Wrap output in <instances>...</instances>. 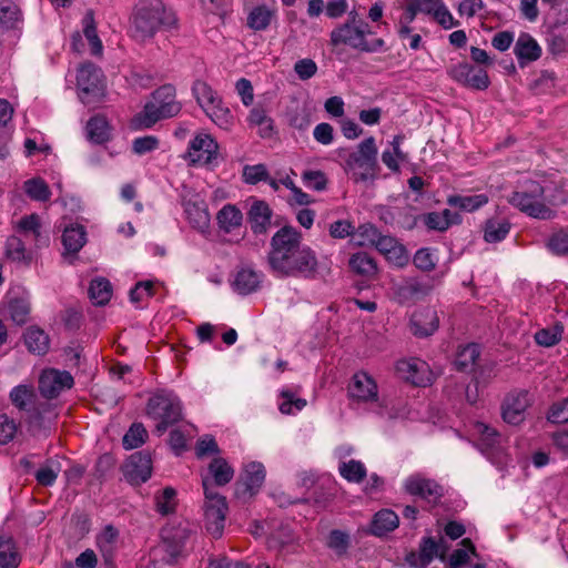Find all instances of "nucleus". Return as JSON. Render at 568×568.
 I'll list each match as a JSON object with an SVG mask.
<instances>
[{
	"instance_id": "51",
	"label": "nucleus",
	"mask_w": 568,
	"mask_h": 568,
	"mask_svg": "<svg viewBox=\"0 0 568 568\" xmlns=\"http://www.w3.org/2000/svg\"><path fill=\"white\" fill-rule=\"evenodd\" d=\"M192 91L197 103L204 111L206 110V106L217 103V100L220 99L213 89L204 81H195L192 87Z\"/></svg>"
},
{
	"instance_id": "39",
	"label": "nucleus",
	"mask_w": 568,
	"mask_h": 568,
	"mask_svg": "<svg viewBox=\"0 0 568 568\" xmlns=\"http://www.w3.org/2000/svg\"><path fill=\"white\" fill-rule=\"evenodd\" d=\"M112 296V285L104 277L93 278L89 286V297L94 305L104 306Z\"/></svg>"
},
{
	"instance_id": "64",
	"label": "nucleus",
	"mask_w": 568,
	"mask_h": 568,
	"mask_svg": "<svg viewBox=\"0 0 568 568\" xmlns=\"http://www.w3.org/2000/svg\"><path fill=\"white\" fill-rule=\"evenodd\" d=\"M549 250L556 255L568 254V231L560 230L551 235L548 241Z\"/></svg>"
},
{
	"instance_id": "29",
	"label": "nucleus",
	"mask_w": 568,
	"mask_h": 568,
	"mask_svg": "<svg viewBox=\"0 0 568 568\" xmlns=\"http://www.w3.org/2000/svg\"><path fill=\"white\" fill-rule=\"evenodd\" d=\"M420 219L428 230L438 232H445L449 229V226L459 224L462 222L460 215L456 212H452L448 209H445L442 213L429 212L420 215Z\"/></svg>"
},
{
	"instance_id": "6",
	"label": "nucleus",
	"mask_w": 568,
	"mask_h": 568,
	"mask_svg": "<svg viewBox=\"0 0 568 568\" xmlns=\"http://www.w3.org/2000/svg\"><path fill=\"white\" fill-rule=\"evenodd\" d=\"M145 413L156 420L154 432L161 436L182 419V403L173 392L161 389L149 398Z\"/></svg>"
},
{
	"instance_id": "4",
	"label": "nucleus",
	"mask_w": 568,
	"mask_h": 568,
	"mask_svg": "<svg viewBox=\"0 0 568 568\" xmlns=\"http://www.w3.org/2000/svg\"><path fill=\"white\" fill-rule=\"evenodd\" d=\"M547 187L535 180L524 181L518 185L507 201L520 212L530 217L539 220H550L555 217L552 210L555 201L546 195Z\"/></svg>"
},
{
	"instance_id": "57",
	"label": "nucleus",
	"mask_w": 568,
	"mask_h": 568,
	"mask_svg": "<svg viewBox=\"0 0 568 568\" xmlns=\"http://www.w3.org/2000/svg\"><path fill=\"white\" fill-rule=\"evenodd\" d=\"M19 20V9L12 2L0 3V29L9 30L14 28Z\"/></svg>"
},
{
	"instance_id": "1",
	"label": "nucleus",
	"mask_w": 568,
	"mask_h": 568,
	"mask_svg": "<svg viewBox=\"0 0 568 568\" xmlns=\"http://www.w3.org/2000/svg\"><path fill=\"white\" fill-rule=\"evenodd\" d=\"M266 264L277 278L314 280L318 274L315 251L303 243L302 233L291 225H284L272 236Z\"/></svg>"
},
{
	"instance_id": "16",
	"label": "nucleus",
	"mask_w": 568,
	"mask_h": 568,
	"mask_svg": "<svg viewBox=\"0 0 568 568\" xmlns=\"http://www.w3.org/2000/svg\"><path fill=\"white\" fill-rule=\"evenodd\" d=\"M404 488L407 494L420 497L428 503H437L443 496V487L434 479L426 478L420 474L409 476L405 483Z\"/></svg>"
},
{
	"instance_id": "59",
	"label": "nucleus",
	"mask_w": 568,
	"mask_h": 568,
	"mask_svg": "<svg viewBox=\"0 0 568 568\" xmlns=\"http://www.w3.org/2000/svg\"><path fill=\"white\" fill-rule=\"evenodd\" d=\"M414 265L424 272H430L435 270L436 267V256H435V250L423 247L419 248L414 257H413Z\"/></svg>"
},
{
	"instance_id": "2",
	"label": "nucleus",
	"mask_w": 568,
	"mask_h": 568,
	"mask_svg": "<svg viewBox=\"0 0 568 568\" xmlns=\"http://www.w3.org/2000/svg\"><path fill=\"white\" fill-rule=\"evenodd\" d=\"M178 19L160 0L139 1L131 16V36L140 42L152 39L161 30L176 28Z\"/></svg>"
},
{
	"instance_id": "5",
	"label": "nucleus",
	"mask_w": 568,
	"mask_h": 568,
	"mask_svg": "<svg viewBox=\"0 0 568 568\" xmlns=\"http://www.w3.org/2000/svg\"><path fill=\"white\" fill-rule=\"evenodd\" d=\"M181 111L175 88L164 84L152 93L143 110L132 119V128L143 130L152 128L158 121L175 116Z\"/></svg>"
},
{
	"instance_id": "54",
	"label": "nucleus",
	"mask_w": 568,
	"mask_h": 568,
	"mask_svg": "<svg viewBox=\"0 0 568 568\" xmlns=\"http://www.w3.org/2000/svg\"><path fill=\"white\" fill-rule=\"evenodd\" d=\"M59 471V463L49 460L36 471L34 477L39 485L49 487L55 483Z\"/></svg>"
},
{
	"instance_id": "38",
	"label": "nucleus",
	"mask_w": 568,
	"mask_h": 568,
	"mask_svg": "<svg viewBox=\"0 0 568 568\" xmlns=\"http://www.w3.org/2000/svg\"><path fill=\"white\" fill-rule=\"evenodd\" d=\"M87 233L82 225L67 227L62 234V243L67 253H78L87 241Z\"/></svg>"
},
{
	"instance_id": "62",
	"label": "nucleus",
	"mask_w": 568,
	"mask_h": 568,
	"mask_svg": "<svg viewBox=\"0 0 568 568\" xmlns=\"http://www.w3.org/2000/svg\"><path fill=\"white\" fill-rule=\"evenodd\" d=\"M379 234L378 229L371 223L359 225L355 233V235L359 237L358 244L362 246H374Z\"/></svg>"
},
{
	"instance_id": "20",
	"label": "nucleus",
	"mask_w": 568,
	"mask_h": 568,
	"mask_svg": "<svg viewBox=\"0 0 568 568\" xmlns=\"http://www.w3.org/2000/svg\"><path fill=\"white\" fill-rule=\"evenodd\" d=\"M430 286L417 278L410 277L397 284L393 288L394 300L400 305H408L425 297Z\"/></svg>"
},
{
	"instance_id": "25",
	"label": "nucleus",
	"mask_w": 568,
	"mask_h": 568,
	"mask_svg": "<svg viewBox=\"0 0 568 568\" xmlns=\"http://www.w3.org/2000/svg\"><path fill=\"white\" fill-rule=\"evenodd\" d=\"M272 210L264 201H255L248 212L247 221L255 235L265 234L271 226Z\"/></svg>"
},
{
	"instance_id": "50",
	"label": "nucleus",
	"mask_w": 568,
	"mask_h": 568,
	"mask_svg": "<svg viewBox=\"0 0 568 568\" xmlns=\"http://www.w3.org/2000/svg\"><path fill=\"white\" fill-rule=\"evenodd\" d=\"M210 119L222 129H229L233 122L231 111L222 104L221 99L217 103L206 106L204 111Z\"/></svg>"
},
{
	"instance_id": "35",
	"label": "nucleus",
	"mask_w": 568,
	"mask_h": 568,
	"mask_svg": "<svg viewBox=\"0 0 568 568\" xmlns=\"http://www.w3.org/2000/svg\"><path fill=\"white\" fill-rule=\"evenodd\" d=\"M399 519L395 511L382 509L377 511L372 520L371 531L375 536H384L398 527Z\"/></svg>"
},
{
	"instance_id": "27",
	"label": "nucleus",
	"mask_w": 568,
	"mask_h": 568,
	"mask_svg": "<svg viewBox=\"0 0 568 568\" xmlns=\"http://www.w3.org/2000/svg\"><path fill=\"white\" fill-rule=\"evenodd\" d=\"M514 53L519 64L523 65L526 62L538 60L541 55V48L529 33L523 32L515 43Z\"/></svg>"
},
{
	"instance_id": "55",
	"label": "nucleus",
	"mask_w": 568,
	"mask_h": 568,
	"mask_svg": "<svg viewBox=\"0 0 568 568\" xmlns=\"http://www.w3.org/2000/svg\"><path fill=\"white\" fill-rule=\"evenodd\" d=\"M176 491L172 487H165L161 494L155 496L156 511L161 515L174 513Z\"/></svg>"
},
{
	"instance_id": "10",
	"label": "nucleus",
	"mask_w": 568,
	"mask_h": 568,
	"mask_svg": "<svg viewBox=\"0 0 568 568\" xmlns=\"http://www.w3.org/2000/svg\"><path fill=\"white\" fill-rule=\"evenodd\" d=\"M448 74L456 82L474 90H486L490 84L487 71L468 62L450 67Z\"/></svg>"
},
{
	"instance_id": "61",
	"label": "nucleus",
	"mask_w": 568,
	"mask_h": 568,
	"mask_svg": "<svg viewBox=\"0 0 568 568\" xmlns=\"http://www.w3.org/2000/svg\"><path fill=\"white\" fill-rule=\"evenodd\" d=\"M304 184L315 191H324L327 185V178L322 171L306 170L302 174Z\"/></svg>"
},
{
	"instance_id": "17",
	"label": "nucleus",
	"mask_w": 568,
	"mask_h": 568,
	"mask_svg": "<svg viewBox=\"0 0 568 568\" xmlns=\"http://www.w3.org/2000/svg\"><path fill=\"white\" fill-rule=\"evenodd\" d=\"M161 537L165 552L171 558H178L185 550L191 537V529L187 525L183 524L168 526L162 529Z\"/></svg>"
},
{
	"instance_id": "26",
	"label": "nucleus",
	"mask_w": 568,
	"mask_h": 568,
	"mask_svg": "<svg viewBox=\"0 0 568 568\" xmlns=\"http://www.w3.org/2000/svg\"><path fill=\"white\" fill-rule=\"evenodd\" d=\"M439 544L433 537H424L419 544V551H412L406 561L415 568H426L438 556Z\"/></svg>"
},
{
	"instance_id": "47",
	"label": "nucleus",
	"mask_w": 568,
	"mask_h": 568,
	"mask_svg": "<svg viewBox=\"0 0 568 568\" xmlns=\"http://www.w3.org/2000/svg\"><path fill=\"white\" fill-rule=\"evenodd\" d=\"M148 438V432L142 423H133L122 438L125 449H134L142 446Z\"/></svg>"
},
{
	"instance_id": "42",
	"label": "nucleus",
	"mask_w": 568,
	"mask_h": 568,
	"mask_svg": "<svg viewBox=\"0 0 568 568\" xmlns=\"http://www.w3.org/2000/svg\"><path fill=\"white\" fill-rule=\"evenodd\" d=\"M480 355L478 344L471 343L463 347L456 355L455 366L460 372L471 371Z\"/></svg>"
},
{
	"instance_id": "28",
	"label": "nucleus",
	"mask_w": 568,
	"mask_h": 568,
	"mask_svg": "<svg viewBox=\"0 0 568 568\" xmlns=\"http://www.w3.org/2000/svg\"><path fill=\"white\" fill-rule=\"evenodd\" d=\"M262 273L250 267L240 268L232 283L233 288L241 295H247L255 292L262 282Z\"/></svg>"
},
{
	"instance_id": "22",
	"label": "nucleus",
	"mask_w": 568,
	"mask_h": 568,
	"mask_svg": "<svg viewBox=\"0 0 568 568\" xmlns=\"http://www.w3.org/2000/svg\"><path fill=\"white\" fill-rule=\"evenodd\" d=\"M8 312L11 321L22 326L29 321L31 304L30 296L23 290H10L7 295Z\"/></svg>"
},
{
	"instance_id": "52",
	"label": "nucleus",
	"mask_w": 568,
	"mask_h": 568,
	"mask_svg": "<svg viewBox=\"0 0 568 568\" xmlns=\"http://www.w3.org/2000/svg\"><path fill=\"white\" fill-rule=\"evenodd\" d=\"M24 192L27 195L40 202H45L50 199L51 192L44 180L40 178L30 179L24 182Z\"/></svg>"
},
{
	"instance_id": "58",
	"label": "nucleus",
	"mask_w": 568,
	"mask_h": 568,
	"mask_svg": "<svg viewBox=\"0 0 568 568\" xmlns=\"http://www.w3.org/2000/svg\"><path fill=\"white\" fill-rule=\"evenodd\" d=\"M281 397L283 402L280 404L278 409L282 414L290 415L294 413V409L300 412L306 406V400L295 397V394L290 389H283Z\"/></svg>"
},
{
	"instance_id": "19",
	"label": "nucleus",
	"mask_w": 568,
	"mask_h": 568,
	"mask_svg": "<svg viewBox=\"0 0 568 568\" xmlns=\"http://www.w3.org/2000/svg\"><path fill=\"white\" fill-rule=\"evenodd\" d=\"M77 84L83 93L94 98H100L104 93L102 71L93 63L81 65L77 74Z\"/></svg>"
},
{
	"instance_id": "63",
	"label": "nucleus",
	"mask_w": 568,
	"mask_h": 568,
	"mask_svg": "<svg viewBox=\"0 0 568 568\" xmlns=\"http://www.w3.org/2000/svg\"><path fill=\"white\" fill-rule=\"evenodd\" d=\"M547 419L554 424L568 422V396L550 406Z\"/></svg>"
},
{
	"instance_id": "11",
	"label": "nucleus",
	"mask_w": 568,
	"mask_h": 568,
	"mask_svg": "<svg viewBox=\"0 0 568 568\" xmlns=\"http://www.w3.org/2000/svg\"><path fill=\"white\" fill-rule=\"evenodd\" d=\"M125 480L131 485H141L152 475V458L148 450L132 454L122 466Z\"/></svg>"
},
{
	"instance_id": "12",
	"label": "nucleus",
	"mask_w": 568,
	"mask_h": 568,
	"mask_svg": "<svg viewBox=\"0 0 568 568\" xmlns=\"http://www.w3.org/2000/svg\"><path fill=\"white\" fill-rule=\"evenodd\" d=\"M531 404L528 390L515 389L508 393L501 405L503 419L510 425L525 420L526 410Z\"/></svg>"
},
{
	"instance_id": "43",
	"label": "nucleus",
	"mask_w": 568,
	"mask_h": 568,
	"mask_svg": "<svg viewBox=\"0 0 568 568\" xmlns=\"http://www.w3.org/2000/svg\"><path fill=\"white\" fill-rule=\"evenodd\" d=\"M447 203L453 207L473 212L478 210L483 205L488 203V196L486 194L475 195H452L448 197Z\"/></svg>"
},
{
	"instance_id": "48",
	"label": "nucleus",
	"mask_w": 568,
	"mask_h": 568,
	"mask_svg": "<svg viewBox=\"0 0 568 568\" xmlns=\"http://www.w3.org/2000/svg\"><path fill=\"white\" fill-rule=\"evenodd\" d=\"M510 224L507 221L488 220L484 229V239L488 243L503 241L509 233Z\"/></svg>"
},
{
	"instance_id": "36",
	"label": "nucleus",
	"mask_w": 568,
	"mask_h": 568,
	"mask_svg": "<svg viewBox=\"0 0 568 568\" xmlns=\"http://www.w3.org/2000/svg\"><path fill=\"white\" fill-rule=\"evenodd\" d=\"M186 219L194 229L204 231L209 227L210 215L204 203L186 201L183 203Z\"/></svg>"
},
{
	"instance_id": "7",
	"label": "nucleus",
	"mask_w": 568,
	"mask_h": 568,
	"mask_svg": "<svg viewBox=\"0 0 568 568\" xmlns=\"http://www.w3.org/2000/svg\"><path fill=\"white\" fill-rule=\"evenodd\" d=\"M377 146L374 136L363 140L357 150L349 153L345 160V170L352 172L356 182L374 178L378 170Z\"/></svg>"
},
{
	"instance_id": "40",
	"label": "nucleus",
	"mask_w": 568,
	"mask_h": 568,
	"mask_svg": "<svg viewBox=\"0 0 568 568\" xmlns=\"http://www.w3.org/2000/svg\"><path fill=\"white\" fill-rule=\"evenodd\" d=\"M12 404L26 414L37 404V395L31 386L19 385L10 392Z\"/></svg>"
},
{
	"instance_id": "60",
	"label": "nucleus",
	"mask_w": 568,
	"mask_h": 568,
	"mask_svg": "<svg viewBox=\"0 0 568 568\" xmlns=\"http://www.w3.org/2000/svg\"><path fill=\"white\" fill-rule=\"evenodd\" d=\"M327 546L334 550L336 555L342 556L346 554L348 549L349 536L346 532L334 529L329 532Z\"/></svg>"
},
{
	"instance_id": "49",
	"label": "nucleus",
	"mask_w": 568,
	"mask_h": 568,
	"mask_svg": "<svg viewBox=\"0 0 568 568\" xmlns=\"http://www.w3.org/2000/svg\"><path fill=\"white\" fill-rule=\"evenodd\" d=\"M338 469L341 476L351 483H361L367 475L364 464L355 459L342 463Z\"/></svg>"
},
{
	"instance_id": "13",
	"label": "nucleus",
	"mask_w": 568,
	"mask_h": 568,
	"mask_svg": "<svg viewBox=\"0 0 568 568\" xmlns=\"http://www.w3.org/2000/svg\"><path fill=\"white\" fill-rule=\"evenodd\" d=\"M265 480V468L263 464L252 462L247 464L236 483L235 495L244 500L257 494Z\"/></svg>"
},
{
	"instance_id": "24",
	"label": "nucleus",
	"mask_w": 568,
	"mask_h": 568,
	"mask_svg": "<svg viewBox=\"0 0 568 568\" xmlns=\"http://www.w3.org/2000/svg\"><path fill=\"white\" fill-rule=\"evenodd\" d=\"M374 246L397 266L402 267L408 263L409 257L406 248L390 235H383L381 233Z\"/></svg>"
},
{
	"instance_id": "31",
	"label": "nucleus",
	"mask_w": 568,
	"mask_h": 568,
	"mask_svg": "<svg viewBox=\"0 0 568 568\" xmlns=\"http://www.w3.org/2000/svg\"><path fill=\"white\" fill-rule=\"evenodd\" d=\"M250 125L258 126V134L262 138H271L274 132L273 119L268 116V109L258 102L252 108L247 116Z\"/></svg>"
},
{
	"instance_id": "45",
	"label": "nucleus",
	"mask_w": 568,
	"mask_h": 568,
	"mask_svg": "<svg viewBox=\"0 0 568 568\" xmlns=\"http://www.w3.org/2000/svg\"><path fill=\"white\" fill-rule=\"evenodd\" d=\"M19 556L10 537H0V568H18Z\"/></svg>"
},
{
	"instance_id": "33",
	"label": "nucleus",
	"mask_w": 568,
	"mask_h": 568,
	"mask_svg": "<svg viewBox=\"0 0 568 568\" xmlns=\"http://www.w3.org/2000/svg\"><path fill=\"white\" fill-rule=\"evenodd\" d=\"M23 338L30 353L36 355H44L48 353L50 338L43 329L37 326H31L23 334Z\"/></svg>"
},
{
	"instance_id": "37",
	"label": "nucleus",
	"mask_w": 568,
	"mask_h": 568,
	"mask_svg": "<svg viewBox=\"0 0 568 568\" xmlns=\"http://www.w3.org/2000/svg\"><path fill=\"white\" fill-rule=\"evenodd\" d=\"M216 221L222 231L230 233L241 226L243 214L235 205L226 204L217 212Z\"/></svg>"
},
{
	"instance_id": "15",
	"label": "nucleus",
	"mask_w": 568,
	"mask_h": 568,
	"mask_svg": "<svg viewBox=\"0 0 568 568\" xmlns=\"http://www.w3.org/2000/svg\"><path fill=\"white\" fill-rule=\"evenodd\" d=\"M74 384L72 375L67 371L55 368L44 369L39 378V389L43 397L52 399Z\"/></svg>"
},
{
	"instance_id": "9",
	"label": "nucleus",
	"mask_w": 568,
	"mask_h": 568,
	"mask_svg": "<svg viewBox=\"0 0 568 568\" xmlns=\"http://www.w3.org/2000/svg\"><path fill=\"white\" fill-rule=\"evenodd\" d=\"M16 233L24 240L28 246H32L33 253L48 246L50 242L49 235L42 229L40 216L34 213L20 219L16 226Z\"/></svg>"
},
{
	"instance_id": "3",
	"label": "nucleus",
	"mask_w": 568,
	"mask_h": 568,
	"mask_svg": "<svg viewBox=\"0 0 568 568\" xmlns=\"http://www.w3.org/2000/svg\"><path fill=\"white\" fill-rule=\"evenodd\" d=\"M373 34L368 23L364 21L357 11L348 12L347 19L338 23L329 33V44L333 48L349 47L361 52L385 51V41L382 38L368 40Z\"/></svg>"
},
{
	"instance_id": "41",
	"label": "nucleus",
	"mask_w": 568,
	"mask_h": 568,
	"mask_svg": "<svg viewBox=\"0 0 568 568\" xmlns=\"http://www.w3.org/2000/svg\"><path fill=\"white\" fill-rule=\"evenodd\" d=\"M82 26L83 34L91 47V53L93 55H101L103 52V44L98 36L93 11H87L82 19Z\"/></svg>"
},
{
	"instance_id": "18",
	"label": "nucleus",
	"mask_w": 568,
	"mask_h": 568,
	"mask_svg": "<svg viewBox=\"0 0 568 568\" xmlns=\"http://www.w3.org/2000/svg\"><path fill=\"white\" fill-rule=\"evenodd\" d=\"M57 414L48 402L37 403L28 413L26 420L32 435H45Z\"/></svg>"
},
{
	"instance_id": "44",
	"label": "nucleus",
	"mask_w": 568,
	"mask_h": 568,
	"mask_svg": "<svg viewBox=\"0 0 568 568\" xmlns=\"http://www.w3.org/2000/svg\"><path fill=\"white\" fill-rule=\"evenodd\" d=\"M349 267L363 276H372L377 271L375 260L366 252H357L349 258Z\"/></svg>"
},
{
	"instance_id": "53",
	"label": "nucleus",
	"mask_w": 568,
	"mask_h": 568,
	"mask_svg": "<svg viewBox=\"0 0 568 568\" xmlns=\"http://www.w3.org/2000/svg\"><path fill=\"white\" fill-rule=\"evenodd\" d=\"M437 3L438 0H410L405 8V22L412 23L419 12L432 14Z\"/></svg>"
},
{
	"instance_id": "56",
	"label": "nucleus",
	"mask_w": 568,
	"mask_h": 568,
	"mask_svg": "<svg viewBox=\"0 0 568 568\" xmlns=\"http://www.w3.org/2000/svg\"><path fill=\"white\" fill-rule=\"evenodd\" d=\"M562 332V326L560 324H556L552 327L539 329L535 334V341L541 346L550 347L561 339Z\"/></svg>"
},
{
	"instance_id": "8",
	"label": "nucleus",
	"mask_w": 568,
	"mask_h": 568,
	"mask_svg": "<svg viewBox=\"0 0 568 568\" xmlns=\"http://www.w3.org/2000/svg\"><path fill=\"white\" fill-rule=\"evenodd\" d=\"M202 486L205 496L204 520L206 530L219 538L224 529L227 504L224 496L220 495L214 488H211V479L202 478Z\"/></svg>"
},
{
	"instance_id": "46",
	"label": "nucleus",
	"mask_w": 568,
	"mask_h": 568,
	"mask_svg": "<svg viewBox=\"0 0 568 568\" xmlns=\"http://www.w3.org/2000/svg\"><path fill=\"white\" fill-rule=\"evenodd\" d=\"M273 16L274 12L266 6H257L247 17V26L255 31L265 30L270 26Z\"/></svg>"
},
{
	"instance_id": "23",
	"label": "nucleus",
	"mask_w": 568,
	"mask_h": 568,
	"mask_svg": "<svg viewBox=\"0 0 568 568\" xmlns=\"http://www.w3.org/2000/svg\"><path fill=\"white\" fill-rule=\"evenodd\" d=\"M439 318L437 312L432 307H425L413 314L410 318V331L415 336L427 337L437 331Z\"/></svg>"
},
{
	"instance_id": "14",
	"label": "nucleus",
	"mask_w": 568,
	"mask_h": 568,
	"mask_svg": "<svg viewBox=\"0 0 568 568\" xmlns=\"http://www.w3.org/2000/svg\"><path fill=\"white\" fill-rule=\"evenodd\" d=\"M219 145L209 134H197L187 150V159L193 165H212L217 159Z\"/></svg>"
},
{
	"instance_id": "30",
	"label": "nucleus",
	"mask_w": 568,
	"mask_h": 568,
	"mask_svg": "<svg viewBox=\"0 0 568 568\" xmlns=\"http://www.w3.org/2000/svg\"><path fill=\"white\" fill-rule=\"evenodd\" d=\"M7 256L14 262H20L29 265L34 256L32 246H28L23 239H20L18 233L8 237L6 242Z\"/></svg>"
},
{
	"instance_id": "32",
	"label": "nucleus",
	"mask_w": 568,
	"mask_h": 568,
	"mask_svg": "<svg viewBox=\"0 0 568 568\" xmlns=\"http://www.w3.org/2000/svg\"><path fill=\"white\" fill-rule=\"evenodd\" d=\"M209 474L205 476L211 479V488L213 486H225L234 476V469L222 457L213 458L209 465Z\"/></svg>"
},
{
	"instance_id": "34",
	"label": "nucleus",
	"mask_w": 568,
	"mask_h": 568,
	"mask_svg": "<svg viewBox=\"0 0 568 568\" xmlns=\"http://www.w3.org/2000/svg\"><path fill=\"white\" fill-rule=\"evenodd\" d=\"M87 136L95 144H103L111 139V126L103 115H94L87 123Z\"/></svg>"
},
{
	"instance_id": "21",
	"label": "nucleus",
	"mask_w": 568,
	"mask_h": 568,
	"mask_svg": "<svg viewBox=\"0 0 568 568\" xmlns=\"http://www.w3.org/2000/svg\"><path fill=\"white\" fill-rule=\"evenodd\" d=\"M348 395L352 399L357 402L377 400V385L374 378L367 373L358 372L354 374L348 384Z\"/></svg>"
}]
</instances>
